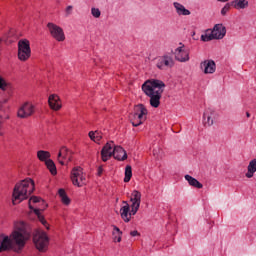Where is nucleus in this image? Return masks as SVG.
Returning a JSON list of instances; mask_svg holds the SVG:
<instances>
[{"label": "nucleus", "mask_w": 256, "mask_h": 256, "mask_svg": "<svg viewBox=\"0 0 256 256\" xmlns=\"http://www.w3.org/2000/svg\"><path fill=\"white\" fill-rule=\"evenodd\" d=\"M29 239H31V234L27 231V224L25 222H16L14 223V230L11 235L4 236L0 242V253L5 251L21 253Z\"/></svg>", "instance_id": "f257e3e1"}, {"label": "nucleus", "mask_w": 256, "mask_h": 256, "mask_svg": "<svg viewBox=\"0 0 256 256\" xmlns=\"http://www.w3.org/2000/svg\"><path fill=\"white\" fill-rule=\"evenodd\" d=\"M165 82L158 79H149L142 84V91L150 98V105L157 109L161 105V97L165 91Z\"/></svg>", "instance_id": "f03ea898"}, {"label": "nucleus", "mask_w": 256, "mask_h": 256, "mask_svg": "<svg viewBox=\"0 0 256 256\" xmlns=\"http://www.w3.org/2000/svg\"><path fill=\"white\" fill-rule=\"evenodd\" d=\"M35 191V182L31 178L22 180L20 183L16 184L12 194V203L17 205L21 201L29 198V195Z\"/></svg>", "instance_id": "7ed1b4c3"}, {"label": "nucleus", "mask_w": 256, "mask_h": 256, "mask_svg": "<svg viewBox=\"0 0 256 256\" xmlns=\"http://www.w3.org/2000/svg\"><path fill=\"white\" fill-rule=\"evenodd\" d=\"M147 113L148 111L145 105H136L134 107V113L130 116L133 127H139V125H143V122L147 119Z\"/></svg>", "instance_id": "20e7f679"}, {"label": "nucleus", "mask_w": 256, "mask_h": 256, "mask_svg": "<svg viewBox=\"0 0 256 256\" xmlns=\"http://www.w3.org/2000/svg\"><path fill=\"white\" fill-rule=\"evenodd\" d=\"M33 241L36 249L41 253H45L47 251V247H49V236L47 233L38 230L33 236Z\"/></svg>", "instance_id": "39448f33"}, {"label": "nucleus", "mask_w": 256, "mask_h": 256, "mask_svg": "<svg viewBox=\"0 0 256 256\" xmlns=\"http://www.w3.org/2000/svg\"><path fill=\"white\" fill-rule=\"evenodd\" d=\"M31 57V43L27 39L18 41V59L27 61Z\"/></svg>", "instance_id": "423d86ee"}, {"label": "nucleus", "mask_w": 256, "mask_h": 256, "mask_svg": "<svg viewBox=\"0 0 256 256\" xmlns=\"http://www.w3.org/2000/svg\"><path fill=\"white\" fill-rule=\"evenodd\" d=\"M156 67L160 69V71H167V69H173V67H175V60L173 59V55L164 54L158 57Z\"/></svg>", "instance_id": "0eeeda50"}, {"label": "nucleus", "mask_w": 256, "mask_h": 256, "mask_svg": "<svg viewBox=\"0 0 256 256\" xmlns=\"http://www.w3.org/2000/svg\"><path fill=\"white\" fill-rule=\"evenodd\" d=\"M71 181L76 187L85 185V176H83V168L80 166L74 167L71 172Z\"/></svg>", "instance_id": "6e6552de"}, {"label": "nucleus", "mask_w": 256, "mask_h": 256, "mask_svg": "<svg viewBox=\"0 0 256 256\" xmlns=\"http://www.w3.org/2000/svg\"><path fill=\"white\" fill-rule=\"evenodd\" d=\"M48 31L53 37V39H56V41H64L65 40V32L63 31V28L60 26H57L55 23L49 22L47 24Z\"/></svg>", "instance_id": "1a4fd4ad"}, {"label": "nucleus", "mask_w": 256, "mask_h": 256, "mask_svg": "<svg viewBox=\"0 0 256 256\" xmlns=\"http://www.w3.org/2000/svg\"><path fill=\"white\" fill-rule=\"evenodd\" d=\"M181 46L176 48L173 52V55L175 57L176 61H179V63H187L189 61V50L185 49V45L183 43H180Z\"/></svg>", "instance_id": "9d476101"}, {"label": "nucleus", "mask_w": 256, "mask_h": 256, "mask_svg": "<svg viewBox=\"0 0 256 256\" xmlns=\"http://www.w3.org/2000/svg\"><path fill=\"white\" fill-rule=\"evenodd\" d=\"M115 147V142L113 141H109L103 146L101 150L102 161H109V159L113 157L115 153Z\"/></svg>", "instance_id": "9b49d317"}, {"label": "nucleus", "mask_w": 256, "mask_h": 256, "mask_svg": "<svg viewBox=\"0 0 256 256\" xmlns=\"http://www.w3.org/2000/svg\"><path fill=\"white\" fill-rule=\"evenodd\" d=\"M130 201L131 204V214L137 215V211H139V208L141 207V192L134 190L131 194Z\"/></svg>", "instance_id": "f8f14e48"}, {"label": "nucleus", "mask_w": 256, "mask_h": 256, "mask_svg": "<svg viewBox=\"0 0 256 256\" xmlns=\"http://www.w3.org/2000/svg\"><path fill=\"white\" fill-rule=\"evenodd\" d=\"M33 113H35V106L29 102H26L19 108L18 117L20 119H27V117H31Z\"/></svg>", "instance_id": "ddd939ff"}, {"label": "nucleus", "mask_w": 256, "mask_h": 256, "mask_svg": "<svg viewBox=\"0 0 256 256\" xmlns=\"http://www.w3.org/2000/svg\"><path fill=\"white\" fill-rule=\"evenodd\" d=\"M40 201H41V198H39L37 196L31 197L29 200V209H31V211H34V213H35V215H37L40 223H42V225H44V227H46V229H49V225L47 224V221L45 220V218L43 216H41V210L37 209V208L35 209L31 205V203H39Z\"/></svg>", "instance_id": "4468645a"}, {"label": "nucleus", "mask_w": 256, "mask_h": 256, "mask_svg": "<svg viewBox=\"0 0 256 256\" xmlns=\"http://www.w3.org/2000/svg\"><path fill=\"white\" fill-rule=\"evenodd\" d=\"M200 69L205 75H213L217 71V65L213 60H204L200 63Z\"/></svg>", "instance_id": "2eb2a0df"}, {"label": "nucleus", "mask_w": 256, "mask_h": 256, "mask_svg": "<svg viewBox=\"0 0 256 256\" xmlns=\"http://www.w3.org/2000/svg\"><path fill=\"white\" fill-rule=\"evenodd\" d=\"M216 119H217V112H215L213 108H207L204 111V114H203L204 125H206L207 127H211V125L215 123Z\"/></svg>", "instance_id": "dca6fc26"}, {"label": "nucleus", "mask_w": 256, "mask_h": 256, "mask_svg": "<svg viewBox=\"0 0 256 256\" xmlns=\"http://www.w3.org/2000/svg\"><path fill=\"white\" fill-rule=\"evenodd\" d=\"M124 206L120 208V216L125 223H129L131 221V216L134 215L131 213V206L127 201L122 202Z\"/></svg>", "instance_id": "f3484780"}, {"label": "nucleus", "mask_w": 256, "mask_h": 256, "mask_svg": "<svg viewBox=\"0 0 256 256\" xmlns=\"http://www.w3.org/2000/svg\"><path fill=\"white\" fill-rule=\"evenodd\" d=\"M48 103H49V107L53 111H59V109H61L62 107L61 98H59L57 94H51L48 98Z\"/></svg>", "instance_id": "a211bd4d"}, {"label": "nucleus", "mask_w": 256, "mask_h": 256, "mask_svg": "<svg viewBox=\"0 0 256 256\" xmlns=\"http://www.w3.org/2000/svg\"><path fill=\"white\" fill-rule=\"evenodd\" d=\"M214 39H223L227 35V29L223 24H216L212 30Z\"/></svg>", "instance_id": "6ab92c4d"}, {"label": "nucleus", "mask_w": 256, "mask_h": 256, "mask_svg": "<svg viewBox=\"0 0 256 256\" xmlns=\"http://www.w3.org/2000/svg\"><path fill=\"white\" fill-rule=\"evenodd\" d=\"M58 159H64V161H71L73 159V152L69 148L62 146L58 153Z\"/></svg>", "instance_id": "aec40b11"}, {"label": "nucleus", "mask_w": 256, "mask_h": 256, "mask_svg": "<svg viewBox=\"0 0 256 256\" xmlns=\"http://www.w3.org/2000/svg\"><path fill=\"white\" fill-rule=\"evenodd\" d=\"M113 158L117 161H125V159H127V152L125 151V149H123V147L116 146L114 148Z\"/></svg>", "instance_id": "412c9836"}, {"label": "nucleus", "mask_w": 256, "mask_h": 256, "mask_svg": "<svg viewBox=\"0 0 256 256\" xmlns=\"http://www.w3.org/2000/svg\"><path fill=\"white\" fill-rule=\"evenodd\" d=\"M173 7H174L177 15H179V16L187 17L188 15H191V11H189V9L185 8L183 6V4H181L179 2H174Z\"/></svg>", "instance_id": "4be33fe9"}, {"label": "nucleus", "mask_w": 256, "mask_h": 256, "mask_svg": "<svg viewBox=\"0 0 256 256\" xmlns=\"http://www.w3.org/2000/svg\"><path fill=\"white\" fill-rule=\"evenodd\" d=\"M184 179L189 183L191 187H196V189H203V184L199 182L197 179L193 178L191 175H185Z\"/></svg>", "instance_id": "5701e85b"}, {"label": "nucleus", "mask_w": 256, "mask_h": 256, "mask_svg": "<svg viewBox=\"0 0 256 256\" xmlns=\"http://www.w3.org/2000/svg\"><path fill=\"white\" fill-rule=\"evenodd\" d=\"M232 7L234 9H247L249 7V1L247 0H234L231 2Z\"/></svg>", "instance_id": "b1692460"}, {"label": "nucleus", "mask_w": 256, "mask_h": 256, "mask_svg": "<svg viewBox=\"0 0 256 256\" xmlns=\"http://www.w3.org/2000/svg\"><path fill=\"white\" fill-rule=\"evenodd\" d=\"M256 173V161H250L248 166H247V172H246V177L247 179H251L253 175Z\"/></svg>", "instance_id": "393cba45"}, {"label": "nucleus", "mask_w": 256, "mask_h": 256, "mask_svg": "<svg viewBox=\"0 0 256 256\" xmlns=\"http://www.w3.org/2000/svg\"><path fill=\"white\" fill-rule=\"evenodd\" d=\"M37 158L39 159V161H53L51 159V153L45 150L38 151Z\"/></svg>", "instance_id": "a878e982"}, {"label": "nucleus", "mask_w": 256, "mask_h": 256, "mask_svg": "<svg viewBox=\"0 0 256 256\" xmlns=\"http://www.w3.org/2000/svg\"><path fill=\"white\" fill-rule=\"evenodd\" d=\"M58 195L61 199V202L63 205H70L71 199L67 197V193L65 192V189L61 188L58 190Z\"/></svg>", "instance_id": "bb28decb"}, {"label": "nucleus", "mask_w": 256, "mask_h": 256, "mask_svg": "<svg viewBox=\"0 0 256 256\" xmlns=\"http://www.w3.org/2000/svg\"><path fill=\"white\" fill-rule=\"evenodd\" d=\"M5 119H8V116L5 113V110L0 108V136L5 133V130L3 128V123H5Z\"/></svg>", "instance_id": "cd10ccee"}, {"label": "nucleus", "mask_w": 256, "mask_h": 256, "mask_svg": "<svg viewBox=\"0 0 256 256\" xmlns=\"http://www.w3.org/2000/svg\"><path fill=\"white\" fill-rule=\"evenodd\" d=\"M215 37L213 36V31L211 29L206 30L205 34L201 35V41L208 42L213 41Z\"/></svg>", "instance_id": "c85d7f7f"}, {"label": "nucleus", "mask_w": 256, "mask_h": 256, "mask_svg": "<svg viewBox=\"0 0 256 256\" xmlns=\"http://www.w3.org/2000/svg\"><path fill=\"white\" fill-rule=\"evenodd\" d=\"M89 137L95 143H99V141H101V139H103V136L101 135V132H99V131H95V132L90 131Z\"/></svg>", "instance_id": "c756f323"}, {"label": "nucleus", "mask_w": 256, "mask_h": 256, "mask_svg": "<svg viewBox=\"0 0 256 256\" xmlns=\"http://www.w3.org/2000/svg\"><path fill=\"white\" fill-rule=\"evenodd\" d=\"M47 169L50 171L51 175H57V166L53 161H45Z\"/></svg>", "instance_id": "7c9ffc66"}, {"label": "nucleus", "mask_w": 256, "mask_h": 256, "mask_svg": "<svg viewBox=\"0 0 256 256\" xmlns=\"http://www.w3.org/2000/svg\"><path fill=\"white\" fill-rule=\"evenodd\" d=\"M133 177V171L130 165H127L125 168V177H124V183H129L131 181V178Z\"/></svg>", "instance_id": "2f4dec72"}, {"label": "nucleus", "mask_w": 256, "mask_h": 256, "mask_svg": "<svg viewBox=\"0 0 256 256\" xmlns=\"http://www.w3.org/2000/svg\"><path fill=\"white\" fill-rule=\"evenodd\" d=\"M113 229L112 235H118L117 243H121V235H123V232H121V229L117 226H113Z\"/></svg>", "instance_id": "473e14b6"}, {"label": "nucleus", "mask_w": 256, "mask_h": 256, "mask_svg": "<svg viewBox=\"0 0 256 256\" xmlns=\"http://www.w3.org/2000/svg\"><path fill=\"white\" fill-rule=\"evenodd\" d=\"M231 6H232L231 3L225 4V6L221 10V15H223V16L227 15V13H229V11L231 9Z\"/></svg>", "instance_id": "72a5a7b5"}, {"label": "nucleus", "mask_w": 256, "mask_h": 256, "mask_svg": "<svg viewBox=\"0 0 256 256\" xmlns=\"http://www.w3.org/2000/svg\"><path fill=\"white\" fill-rule=\"evenodd\" d=\"M91 13L96 19H99L101 17V10H99V8H92Z\"/></svg>", "instance_id": "f704fd0d"}, {"label": "nucleus", "mask_w": 256, "mask_h": 256, "mask_svg": "<svg viewBox=\"0 0 256 256\" xmlns=\"http://www.w3.org/2000/svg\"><path fill=\"white\" fill-rule=\"evenodd\" d=\"M7 87H8L7 82H5V79H3L0 76V89H2V91H6Z\"/></svg>", "instance_id": "c9c22d12"}, {"label": "nucleus", "mask_w": 256, "mask_h": 256, "mask_svg": "<svg viewBox=\"0 0 256 256\" xmlns=\"http://www.w3.org/2000/svg\"><path fill=\"white\" fill-rule=\"evenodd\" d=\"M65 12H66V16L69 17V15H71V13H73V6H67Z\"/></svg>", "instance_id": "e433bc0d"}, {"label": "nucleus", "mask_w": 256, "mask_h": 256, "mask_svg": "<svg viewBox=\"0 0 256 256\" xmlns=\"http://www.w3.org/2000/svg\"><path fill=\"white\" fill-rule=\"evenodd\" d=\"M130 235H131V237H139V235H141V234L139 233V231L134 230V231L130 232Z\"/></svg>", "instance_id": "4c0bfd02"}, {"label": "nucleus", "mask_w": 256, "mask_h": 256, "mask_svg": "<svg viewBox=\"0 0 256 256\" xmlns=\"http://www.w3.org/2000/svg\"><path fill=\"white\" fill-rule=\"evenodd\" d=\"M103 175V166L98 167V176L101 177Z\"/></svg>", "instance_id": "58836bf2"}, {"label": "nucleus", "mask_w": 256, "mask_h": 256, "mask_svg": "<svg viewBox=\"0 0 256 256\" xmlns=\"http://www.w3.org/2000/svg\"><path fill=\"white\" fill-rule=\"evenodd\" d=\"M113 237H114V241L117 242V239H119V235H113Z\"/></svg>", "instance_id": "ea45409f"}, {"label": "nucleus", "mask_w": 256, "mask_h": 256, "mask_svg": "<svg viewBox=\"0 0 256 256\" xmlns=\"http://www.w3.org/2000/svg\"><path fill=\"white\" fill-rule=\"evenodd\" d=\"M217 1H219L220 3H227V1L229 0H217Z\"/></svg>", "instance_id": "a19ab883"}, {"label": "nucleus", "mask_w": 256, "mask_h": 256, "mask_svg": "<svg viewBox=\"0 0 256 256\" xmlns=\"http://www.w3.org/2000/svg\"><path fill=\"white\" fill-rule=\"evenodd\" d=\"M246 117H251V114L249 112H246Z\"/></svg>", "instance_id": "79ce46f5"}, {"label": "nucleus", "mask_w": 256, "mask_h": 256, "mask_svg": "<svg viewBox=\"0 0 256 256\" xmlns=\"http://www.w3.org/2000/svg\"><path fill=\"white\" fill-rule=\"evenodd\" d=\"M60 163H61V165H65V162H64V161H61Z\"/></svg>", "instance_id": "37998d69"}, {"label": "nucleus", "mask_w": 256, "mask_h": 256, "mask_svg": "<svg viewBox=\"0 0 256 256\" xmlns=\"http://www.w3.org/2000/svg\"><path fill=\"white\" fill-rule=\"evenodd\" d=\"M252 161H256V159H253Z\"/></svg>", "instance_id": "c03bdc74"}]
</instances>
